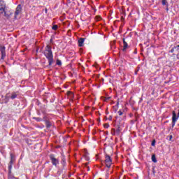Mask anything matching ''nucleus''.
I'll return each instance as SVG.
<instances>
[{"mask_svg": "<svg viewBox=\"0 0 179 179\" xmlns=\"http://www.w3.org/2000/svg\"><path fill=\"white\" fill-rule=\"evenodd\" d=\"M1 51L2 54V58H3V57H5V47H2Z\"/></svg>", "mask_w": 179, "mask_h": 179, "instance_id": "nucleus-13", "label": "nucleus"}, {"mask_svg": "<svg viewBox=\"0 0 179 179\" xmlns=\"http://www.w3.org/2000/svg\"><path fill=\"white\" fill-rule=\"evenodd\" d=\"M121 134V127H117V129L115 130V134H113V135L118 136Z\"/></svg>", "mask_w": 179, "mask_h": 179, "instance_id": "nucleus-9", "label": "nucleus"}, {"mask_svg": "<svg viewBox=\"0 0 179 179\" xmlns=\"http://www.w3.org/2000/svg\"><path fill=\"white\" fill-rule=\"evenodd\" d=\"M118 114H119V115H122V112L121 110H119Z\"/></svg>", "mask_w": 179, "mask_h": 179, "instance_id": "nucleus-23", "label": "nucleus"}, {"mask_svg": "<svg viewBox=\"0 0 179 179\" xmlns=\"http://www.w3.org/2000/svg\"><path fill=\"white\" fill-rule=\"evenodd\" d=\"M104 163H105L106 167H108V169H110V167H111V165L113 164V159H111V157L106 155L105 156Z\"/></svg>", "mask_w": 179, "mask_h": 179, "instance_id": "nucleus-2", "label": "nucleus"}, {"mask_svg": "<svg viewBox=\"0 0 179 179\" xmlns=\"http://www.w3.org/2000/svg\"><path fill=\"white\" fill-rule=\"evenodd\" d=\"M5 8H6V5L3 1H0V15L4 13V15L6 16V13L5 12Z\"/></svg>", "mask_w": 179, "mask_h": 179, "instance_id": "nucleus-3", "label": "nucleus"}, {"mask_svg": "<svg viewBox=\"0 0 179 179\" xmlns=\"http://www.w3.org/2000/svg\"><path fill=\"white\" fill-rule=\"evenodd\" d=\"M83 43H85V38H80L78 40V45H79V47H83Z\"/></svg>", "mask_w": 179, "mask_h": 179, "instance_id": "nucleus-8", "label": "nucleus"}, {"mask_svg": "<svg viewBox=\"0 0 179 179\" xmlns=\"http://www.w3.org/2000/svg\"><path fill=\"white\" fill-rule=\"evenodd\" d=\"M43 54H44L45 58H47V59L49 62V65L50 66L52 65V64L54 63V55H52V50H51V46L48 45L45 48Z\"/></svg>", "mask_w": 179, "mask_h": 179, "instance_id": "nucleus-1", "label": "nucleus"}, {"mask_svg": "<svg viewBox=\"0 0 179 179\" xmlns=\"http://www.w3.org/2000/svg\"><path fill=\"white\" fill-rule=\"evenodd\" d=\"M103 127H104V128H110V124H105L104 125H103Z\"/></svg>", "mask_w": 179, "mask_h": 179, "instance_id": "nucleus-19", "label": "nucleus"}, {"mask_svg": "<svg viewBox=\"0 0 179 179\" xmlns=\"http://www.w3.org/2000/svg\"><path fill=\"white\" fill-rule=\"evenodd\" d=\"M57 65H62L61 60H57Z\"/></svg>", "mask_w": 179, "mask_h": 179, "instance_id": "nucleus-18", "label": "nucleus"}, {"mask_svg": "<svg viewBox=\"0 0 179 179\" xmlns=\"http://www.w3.org/2000/svg\"><path fill=\"white\" fill-rule=\"evenodd\" d=\"M10 166H9V169H12V164L13 163V155H10Z\"/></svg>", "mask_w": 179, "mask_h": 179, "instance_id": "nucleus-11", "label": "nucleus"}, {"mask_svg": "<svg viewBox=\"0 0 179 179\" xmlns=\"http://www.w3.org/2000/svg\"><path fill=\"white\" fill-rule=\"evenodd\" d=\"M179 117V110H178V117Z\"/></svg>", "mask_w": 179, "mask_h": 179, "instance_id": "nucleus-27", "label": "nucleus"}, {"mask_svg": "<svg viewBox=\"0 0 179 179\" xmlns=\"http://www.w3.org/2000/svg\"><path fill=\"white\" fill-rule=\"evenodd\" d=\"M0 1H2V0H0Z\"/></svg>", "mask_w": 179, "mask_h": 179, "instance_id": "nucleus-29", "label": "nucleus"}, {"mask_svg": "<svg viewBox=\"0 0 179 179\" xmlns=\"http://www.w3.org/2000/svg\"><path fill=\"white\" fill-rule=\"evenodd\" d=\"M167 1L166 0H162V5H166Z\"/></svg>", "mask_w": 179, "mask_h": 179, "instance_id": "nucleus-20", "label": "nucleus"}, {"mask_svg": "<svg viewBox=\"0 0 179 179\" xmlns=\"http://www.w3.org/2000/svg\"><path fill=\"white\" fill-rule=\"evenodd\" d=\"M111 120H113V117L111 116H110L109 120L111 121Z\"/></svg>", "mask_w": 179, "mask_h": 179, "instance_id": "nucleus-26", "label": "nucleus"}, {"mask_svg": "<svg viewBox=\"0 0 179 179\" xmlns=\"http://www.w3.org/2000/svg\"><path fill=\"white\" fill-rule=\"evenodd\" d=\"M152 160L153 163H157V159H156V155H153L152 156Z\"/></svg>", "mask_w": 179, "mask_h": 179, "instance_id": "nucleus-14", "label": "nucleus"}, {"mask_svg": "<svg viewBox=\"0 0 179 179\" xmlns=\"http://www.w3.org/2000/svg\"><path fill=\"white\" fill-rule=\"evenodd\" d=\"M33 120H35V121H36L37 122H40L43 121V119H41V117H34Z\"/></svg>", "mask_w": 179, "mask_h": 179, "instance_id": "nucleus-12", "label": "nucleus"}, {"mask_svg": "<svg viewBox=\"0 0 179 179\" xmlns=\"http://www.w3.org/2000/svg\"><path fill=\"white\" fill-rule=\"evenodd\" d=\"M16 97H17V94H16V92H13V93L11 94L10 99H11L12 100H15V99H16Z\"/></svg>", "mask_w": 179, "mask_h": 179, "instance_id": "nucleus-10", "label": "nucleus"}, {"mask_svg": "<svg viewBox=\"0 0 179 179\" xmlns=\"http://www.w3.org/2000/svg\"><path fill=\"white\" fill-rule=\"evenodd\" d=\"M68 96H73V94L71 92H68Z\"/></svg>", "mask_w": 179, "mask_h": 179, "instance_id": "nucleus-21", "label": "nucleus"}, {"mask_svg": "<svg viewBox=\"0 0 179 179\" xmlns=\"http://www.w3.org/2000/svg\"><path fill=\"white\" fill-rule=\"evenodd\" d=\"M155 144H156V141L154 140V141L152 142V146H155Z\"/></svg>", "mask_w": 179, "mask_h": 179, "instance_id": "nucleus-22", "label": "nucleus"}, {"mask_svg": "<svg viewBox=\"0 0 179 179\" xmlns=\"http://www.w3.org/2000/svg\"><path fill=\"white\" fill-rule=\"evenodd\" d=\"M115 132H116V131H115V129H112V134H115Z\"/></svg>", "mask_w": 179, "mask_h": 179, "instance_id": "nucleus-24", "label": "nucleus"}, {"mask_svg": "<svg viewBox=\"0 0 179 179\" xmlns=\"http://www.w3.org/2000/svg\"><path fill=\"white\" fill-rule=\"evenodd\" d=\"M177 120H178V116L177 117L176 111H173L172 122H177Z\"/></svg>", "mask_w": 179, "mask_h": 179, "instance_id": "nucleus-6", "label": "nucleus"}, {"mask_svg": "<svg viewBox=\"0 0 179 179\" xmlns=\"http://www.w3.org/2000/svg\"><path fill=\"white\" fill-rule=\"evenodd\" d=\"M5 100H6V103H8V101H9V96H8V94L6 95Z\"/></svg>", "mask_w": 179, "mask_h": 179, "instance_id": "nucleus-16", "label": "nucleus"}, {"mask_svg": "<svg viewBox=\"0 0 179 179\" xmlns=\"http://www.w3.org/2000/svg\"><path fill=\"white\" fill-rule=\"evenodd\" d=\"M52 30H57V29H58V25H57V24L53 25L52 27Z\"/></svg>", "mask_w": 179, "mask_h": 179, "instance_id": "nucleus-15", "label": "nucleus"}, {"mask_svg": "<svg viewBox=\"0 0 179 179\" xmlns=\"http://www.w3.org/2000/svg\"><path fill=\"white\" fill-rule=\"evenodd\" d=\"M46 127H47L48 128H50V127H51V123H50V122H46Z\"/></svg>", "mask_w": 179, "mask_h": 179, "instance_id": "nucleus-17", "label": "nucleus"}, {"mask_svg": "<svg viewBox=\"0 0 179 179\" xmlns=\"http://www.w3.org/2000/svg\"><path fill=\"white\" fill-rule=\"evenodd\" d=\"M127 48H128V43L125 41V38H124L122 51H127Z\"/></svg>", "mask_w": 179, "mask_h": 179, "instance_id": "nucleus-7", "label": "nucleus"}, {"mask_svg": "<svg viewBox=\"0 0 179 179\" xmlns=\"http://www.w3.org/2000/svg\"><path fill=\"white\" fill-rule=\"evenodd\" d=\"M20 12H22V5L20 4L16 8V10L15 13V17H16V16H17V15H20Z\"/></svg>", "mask_w": 179, "mask_h": 179, "instance_id": "nucleus-5", "label": "nucleus"}, {"mask_svg": "<svg viewBox=\"0 0 179 179\" xmlns=\"http://www.w3.org/2000/svg\"><path fill=\"white\" fill-rule=\"evenodd\" d=\"M175 125H176V122H172V127H174Z\"/></svg>", "mask_w": 179, "mask_h": 179, "instance_id": "nucleus-25", "label": "nucleus"}, {"mask_svg": "<svg viewBox=\"0 0 179 179\" xmlns=\"http://www.w3.org/2000/svg\"><path fill=\"white\" fill-rule=\"evenodd\" d=\"M171 138H173V136H170V139H171Z\"/></svg>", "mask_w": 179, "mask_h": 179, "instance_id": "nucleus-28", "label": "nucleus"}, {"mask_svg": "<svg viewBox=\"0 0 179 179\" xmlns=\"http://www.w3.org/2000/svg\"><path fill=\"white\" fill-rule=\"evenodd\" d=\"M100 179H101V178H100Z\"/></svg>", "mask_w": 179, "mask_h": 179, "instance_id": "nucleus-30", "label": "nucleus"}, {"mask_svg": "<svg viewBox=\"0 0 179 179\" xmlns=\"http://www.w3.org/2000/svg\"><path fill=\"white\" fill-rule=\"evenodd\" d=\"M50 159L53 166H57V164H59V161L58 160V159L55 158L53 155H50Z\"/></svg>", "mask_w": 179, "mask_h": 179, "instance_id": "nucleus-4", "label": "nucleus"}]
</instances>
